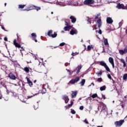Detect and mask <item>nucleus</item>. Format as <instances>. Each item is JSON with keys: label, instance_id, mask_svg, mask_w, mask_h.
Returning <instances> with one entry per match:
<instances>
[{"label": "nucleus", "instance_id": "nucleus-45", "mask_svg": "<svg viewBox=\"0 0 127 127\" xmlns=\"http://www.w3.org/2000/svg\"><path fill=\"white\" fill-rule=\"evenodd\" d=\"M108 78H109V79H110V80H112V76H111V74H108L107 75Z\"/></svg>", "mask_w": 127, "mask_h": 127}, {"label": "nucleus", "instance_id": "nucleus-28", "mask_svg": "<svg viewBox=\"0 0 127 127\" xmlns=\"http://www.w3.org/2000/svg\"><path fill=\"white\" fill-rule=\"evenodd\" d=\"M74 81V83H77V82H78V81H80V77H77L75 78V79H73Z\"/></svg>", "mask_w": 127, "mask_h": 127}, {"label": "nucleus", "instance_id": "nucleus-34", "mask_svg": "<svg viewBox=\"0 0 127 127\" xmlns=\"http://www.w3.org/2000/svg\"><path fill=\"white\" fill-rule=\"evenodd\" d=\"M103 74V72H102V71H100L99 72H96V74L98 75V76H99L100 75V76H102Z\"/></svg>", "mask_w": 127, "mask_h": 127}, {"label": "nucleus", "instance_id": "nucleus-1", "mask_svg": "<svg viewBox=\"0 0 127 127\" xmlns=\"http://www.w3.org/2000/svg\"><path fill=\"white\" fill-rule=\"evenodd\" d=\"M53 33V31H52V30H49L48 32L47 35L50 37H52V38H55V37H57V34L56 32H55L54 34H52Z\"/></svg>", "mask_w": 127, "mask_h": 127}, {"label": "nucleus", "instance_id": "nucleus-54", "mask_svg": "<svg viewBox=\"0 0 127 127\" xmlns=\"http://www.w3.org/2000/svg\"><path fill=\"white\" fill-rule=\"evenodd\" d=\"M33 96H34V95H32L31 96H28V99H31V98H32V97H33Z\"/></svg>", "mask_w": 127, "mask_h": 127}, {"label": "nucleus", "instance_id": "nucleus-63", "mask_svg": "<svg viewBox=\"0 0 127 127\" xmlns=\"http://www.w3.org/2000/svg\"><path fill=\"white\" fill-rule=\"evenodd\" d=\"M97 127H103V126H98Z\"/></svg>", "mask_w": 127, "mask_h": 127}, {"label": "nucleus", "instance_id": "nucleus-31", "mask_svg": "<svg viewBox=\"0 0 127 127\" xmlns=\"http://www.w3.org/2000/svg\"><path fill=\"white\" fill-rule=\"evenodd\" d=\"M34 9H35L36 10H37V11H38V10H40V9H41V7H38V6H35Z\"/></svg>", "mask_w": 127, "mask_h": 127}, {"label": "nucleus", "instance_id": "nucleus-23", "mask_svg": "<svg viewBox=\"0 0 127 127\" xmlns=\"http://www.w3.org/2000/svg\"><path fill=\"white\" fill-rule=\"evenodd\" d=\"M109 62L112 64L113 63H114V59L112 57H110L109 58Z\"/></svg>", "mask_w": 127, "mask_h": 127}, {"label": "nucleus", "instance_id": "nucleus-36", "mask_svg": "<svg viewBox=\"0 0 127 127\" xmlns=\"http://www.w3.org/2000/svg\"><path fill=\"white\" fill-rule=\"evenodd\" d=\"M71 111V114H72V115H75V114H76V111H75V110H74V109H70Z\"/></svg>", "mask_w": 127, "mask_h": 127}, {"label": "nucleus", "instance_id": "nucleus-55", "mask_svg": "<svg viewBox=\"0 0 127 127\" xmlns=\"http://www.w3.org/2000/svg\"><path fill=\"white\" fill-rule=\"evenodd\" d=\"M1 28H2V29H3V30L5 31V28H4V27L1 26Z\"/></svg>", "mask_w": 127, "mask_h": 127}, {"label": "nucleus", "instance_id": "nucleus-21", "mask_svg": "<svg viewBox=\"0 0 127 127\" xmlns=\"http://www.w3.org/2000/svg\"><path fill=\"white\" fill-rule=\"evenodd\" d=\"M23 70L26 72V73H29V68L25 67L23 68Z\"/></svg>", "mask_w": 127, "mask_h": 127}, {"label": "nucleus", "instance_id": "nucleus-58", "mask_svg": "<svg viewBox=\"0 0 127 127\" xmlns=\"http://www.w3.org/2000/svg\"><path fill=\"white\" fill-rule=\"evenodd\" d=\"M61 33H65V32L64 31H62Z\"/></svg>", "mask_w": 127, "mask_h": 127}, {"label": "nucleus", "instance_id": "nucleus-17", "mask_svg": "<svg viewBox=\"0 0 127 127\" xmlns=\"http://www.w3.org/2000/svg\"><path fill=\"white\" fill-rule=\"evenodd\" d=\"M77 96V91H72L71 98L72 99L75 98Z\"/></svg>", "mask_w": 127, "mask_h": 127}, {"label": "nucleus", "instance_id": "nucleus-9", "mask_svg": "<svg viewBox=\"0 0 127 127\" xmlns=\"http://www.w3.org/2000/svg\"><path fill=\"white\" fill-rule=\"evenodd\" d=\"M107 23L109 24H112L114 22V20L110 17H108L106 19Z\"/></svg>", "mask_w": 127, "mask_h": 127}, {"label": "nucleus", "instance_id": "nucleus-46", "mask_svg": "<svg viewBox=\"0 0 127 127\" xmlns=\"http://www.w3.org/2000/svg\"><path fill=\"white\" fill-rule=\"evenodd\" d=\"M79 110H80L81 111H83V110H84V106H81L79 107Z\"/></svg>", "mask_w": 127, "mask_h": 127}, {"label": "nucleus", "instance_id": "nucleus-33", "mask_svg": "<svg viewBox=\"0 0 127 127\" xmlns=\"http://www.w3.org/2000/svg\"><path fill=\"white\" fill-rule=\"evenodd\" d=\"M105 45H109V42H108V39H105L104 40Z\"/></svg>", "mask_w": 127, "mask_h": 127}, {"label": "nucleus", "instance_id": "nucleus-39", "mask_svg": "<svg viewBox=\"0 0 127 127\" xmlns=\"http://www.w3.org/2000/svg\"><path fill=\"white\" fill-rule=\"evenodd\" d=\"M102 81H103V79L102 78V77L98 78V79H97L98 82H101Z\"/></svg>", "mask_w": 127, "mask_h": 127}, {"label": "nucleus", "instance_id": "nucleus-29", "mask_svg": "<svg viewBox=\"0 0 127 127\" xmlns=\"http://www.w3.org/2000/svg\"><path fill=\"white\" fill-rule=\"evenodd\" d=\"M91 98H92L93 99H95V98H98V94H97V93L93 94L91 96Z\"/></svg>", "mask_w": 127, "mask_h": 127}, {"label": "nucleus", "instance_id": "nucleus-44", "mask_svg": "<svg viewBox=\"0 0 127 127\" xmlns=\"http://www.w3.org/2000/svg\"><path fill=\"white\" fill-rule=\"evenodd\" d=\"M84 123H85V124H86V125H88L89 122H88V121L87 120V119H85L84 120Z\"/></svg>", "mask_w": 127, "mask_h": 127}, {"label": "nucleus", "instance_id": "nucleus-51", "mask_svg": "<svg viewBox=\"0 0 127 127\" xmlns=\"http://www.w3.org/2000/svg\"><path fill=\"white\" fill-rule=\"evenodd\" d=\"M111 64L112 65V67L113 68V69L115 68V63H113V64Z\"/></svg>", "mask_w": 127, "mask_h": 127}, {"label": "nucleus", "instance_id": "nucleus-37", "mask_svg": "<svg viewBox=\"0 0 127 127\" xmlns=\"http://www.w3.org/2000/svg\"><path fill=\"white\" fill-rule=\"evenodd\" d=\"M79 54V53L75 52V53H72L71 54L72 56H76V55H78Z\"/></svg>", "mask_w": 127, "mask_h": 127}, {"label": "nucleus", "instance_id": "nucleus-52", "mask_svg": "<svg viewBox=\"0 0 127 127\" xmlns=\"http://www.w3.org/2000/svg\"><path fill=\"white\" fill-rule=\"evenodd\" d=\"M4 41H7V38L6 37H5L4 38Z\"/></svg>", "mask_w": 127, "mask_h": 127}, {"label": "nucleus", "instance_id": "nucleus-14", "mask_svg": "<svg viewBox=\"0 0 127 127\" xmlns=\"http://www.w3.org/2000/svg\"><path fill=\"white\" fill-rule=\"evenodd\" d=\"M31 36H32V39H33V40H34V41H35V42H37L38 41H37V40L36 39V37H37V36H36V34H35V33H32V34H31Z\"/></svg>", "mask_w": 127, "mask_h": 127}, {"label": "nucleus", "instance_id": "nucleus-26", "mask_svg": "<svg viewBox=\"0 0 127 127\" xmlns=\"http://www.w3.org/2000/svg\"><path fill=\"white\" fill-rule=\"evenodd\" d=\"M81 69H82V66L81 65L78 66L76 74H79V73H80V70H81Z\"/></svg>", "mask_w": 127, "mask_h": 127}, {"label": "nucleus", "instance_id": "nucleus-4", "mask_svg": "<svg viewBox=\"0 0 127 127\" xmlns=\"http://www.w3.org/2000/svg\"><path fill=\"white\" fill-rule=\"evenodd\" d=\"M84 4L86 5H90V4H93L95 3L94 0H85L83 2Z\"/></svg>", "mask_w": 127, "mask_h": 127}, {"label": "nucleus", "instance_id": "nucleus-20", "mask_svg": "<svg viewBox=\"0 0 127 127\" xmlns=\"http://www.w3.org/2000/svg\"><path fill=\"white\" fill-rule=\"evenodd\" d=\"M100 65H101V66H103V67H106L107 64H106V63H105L104 61H101L100 62Z\"/></svg>", "mask_w": 127, "mask_h": 127}, {"label": "nucleus", "instance_id": "nucleus-12", "mask_svg": "<svg viewBox=\"0 0 127 127\" xmlns=\"http://www.w3.org/2000/svg\"><path fill=\"white\" fill-rule=\"evenodd\" d=\"M77 33H78V31L76 29H71L70 31V34H71V35H74V34H77Z\"/></svg>", "mask_w": 127, "mask_h": 127}, {"label": "nucleus", "instance_id": "nucleus-30", "mask_svg": "<svg viewBox=\"0 0 127 127\" xmlns=\"http://www.w3.org/2000/svg\"><path fill=\"white\" fill-rule=\"evenodd\" d=\"M108 72H111V70L110 69V68L109 66H108V65H106V66L104 67Z\"/></svg>", "mask_w": 127, "mask_h": 127}, {"label": "nucleus", "instance_id": "nucleus-19", "mask_svg": "<svg viewBox=\"0 0 127 127\" xmlns=\"http://www.w3.org/2000/svg\"><path fill=\"white\" fill-rule=\"evenodd\" d=\"M73 104H74V102H73V101H70V104H68L66 106H65V108L66 109H68V108H70V107H72Z\"/></svg>", "mask_w": 127, "mask_h": 127}, {"label": "nucleus", "instance_id": "nucleus-62", "mask_svg": "<svg viewBox=\"0 0 127 127\" xmlns=\"http://www.w3.org/2000/svg\"><path fill=\"white\" fill-rule=\"evenodd\" d=\"M5 6H6V3H4Z\"/></svg>", "mask_w": 127, "mask_h": 127}, {"label": "nucleus", "instance_id": "nucleus-60", "mask_svg": "<svg viewBox=\"0 0 127 127\" xmlns=\"http://www.w3.org/2000/svg\"><path fill=\"white\" fill-rule=\"evenodd\" d=\"M17 39H18V40L19 41V39L18 36L17 35Z\"/></svg>", "mask_w": 127, "mask_h": 127}, {"label": "nucleus", "instance_id": "nucleus-38", "mask_svg": "<svg viewBox=\"0 0 127 127\" xmlns=\"http://www.w3.org/2000/svg\"><path fill=\"white\" fill-rule=\"evenodd\" d=\"M69 84H75V81H74V79H71L69 81Z\"/></svg>", "mask_w": 127, "mask_h": 127}, {"label": "nucleus", "instance_id": "nucleus-53", "mask_svg": "<svg viewBox=\"0 0 127 127\" xmlns=\"http://www.w3.org/2000/svg\"><path fill=\"white\" fill-rule=\"evenodd\" d=\"M21 48L22 50H20V51H24L25 50H24V48H23V47H21Z\"/></svg>", "mask_w": 127, "mask_h": 127}, {"label": "nucleus", "instance_id": "nucleus-40", "mask_svg": "<svg viewBox=\"0 0 127 127\" xmlns=\"http://www.w3.org/2000/svg\"><path fill=\"white\" fill-rule=\"evenodd\" d=\"M120 106L122 107V109H125V105L123 103H120Z\"/></svg>", "mask_w": 127, "mask_h": 127}, {"label": "nucleus", "instance_id": "nucleus-3", "mask_svg": "<svg viewBox=\"0 0 127 127\" xmlns=\"http://www.w3.org/2000/svg\"><path fill=\"white\" fill-rule=\"evenodd\" d=\"M96 23L98 24V28L99 29L98 33L99 34H102V30L100 29V28H101V26H102V20H101V19H99L97 21Z\"/></svg>", "mask_w": 127, "mask_h": 127}, {"label": "nucleus", "instance_id": "nucleus-56", "mask_svg": "<svg viewBox=\"0 0 127 127\" xmlns=\"http://www.w3.org/2000/svg\"><path fill=\"white\" fill-rule=\"evenodd\" d=\"M124 65H123V66L124 67H126V66H127V64H126V63H124V64H123Z\"/></svg>", "mask_w": 127, "mask_h": 127}, {"label": "nucleus", "instance_id": "nucleus-5", "mask_svg": "<svg viewBox=\"0 0 127 127\" xmlns=\"http://www.w3.org/2000/svg\"><path fill=\"white\" fill-rule=\"evenodd\" d=\"M124 123H125V120H121L119 121L115 122V125L116 127H122V125H123V124H124Z\"/></svg>", "mask_w": 127, "mask_h": 127}, {"label": "nucleus", "instance_id": "nucleus-48", "mask_svg": "<svg viewBox=\"0 0 127 127\" xmlns=\"http://www.w3.org/2000/svg\"><path fill=\"white\" fill-rule=\"evenodd\" d=\"M12 94H13L12 95L13 97H14V98H15V95H16V93H15L14 92H12Z\"/></svg>", "mask_w": 127, "mask_h": 127}, {"label": "nucleus", "instance_id": "nucleus-59", "mask_svg": "<svg viewBox=\"0 0 127 127\" xmlns=\"http://www.w3.org/2000/svg\"><path fill=\"white\" fill-rule=\"evenodd\" d=\"M91 85H92L93 86H95V84H94V83L93 82L91 83Z\"/></svg>", "mask_w": 127, "mask_h": 127}, {"label": "nucleus", "instance_id": "nucleus-25", "mask_svg": "<svg viewBox=\"0 0 127 127\" xmlns=\"http://www.w3.org/2000/svg\"><path fill=\"white\" fill-rule=\"evenodd\" d=\"M101 16V13H99L98 14H97L96 15H95V17L94 18V19H95L96 20H97V19H98L99 18V17H100V16Z\"/></svg>", "mask_w": 127, "mask_h": 127}, {"label": "nucleus", "instance_id": "nucleus-41", "mask_svg": "<svg viewBox=\"0 0 127 127\" xmlns=\"http://www.w3.org/2000/svg\"><path fill=\"white\" fill-rule=\"evenodd\" d=\"M65 22V25H66V26H71V25H69L68 22H67V21H64Z\"/></svg>", "mask_w": 127, "mask_h": 127}, {"label": "nucleus", "instance_id": "nucleus-27", "mask_svg": "<svg viewBox=\"0 0 127 127\" xmlns=\"http://www.w3.org/2000/svg\"><path fill=\"white\" fill-rule=\"evenodd\" d=\"M100 91H105L106 90V85H104L100 88Z\"/></svg>", "mask_w": 127, "mask_h": 127}, {"label": "nucleus", "instance_id": "nucleus-32", "mask_svg": "<svg viewBox=\"0 0 127 127\" xmlns=\"http://www.w3.org/2000/svg\"><path fill=\"white\" fill-rule=\"evenodd\" d=\"M25 6V4H20L18 5V8H24V7Z\"/></svg>", "mask_w": 127, "mask_h": 127}, {"label": "nucleus", "instance_id": "nucleus-57", "mask_svg": "<svg viewBox=\"0 0 127 127\" xmlns=\"http://www.w3.org/2000/svg\"><path fill=\"white\" fill-rule=\"evenodd\" d=\"M92 27H93V30H95V29H97V28H94V27H93V26H92Z\"/></svg>", "mask_w": 127, "mask_h": 127}, {"label": "nucleus", "instance_id": "nucleus-2", "mask_svg": "<svg viewBox=\"0 0 127 127\" xmlns=\"http://www.w3.org/2000/svg\"><path fill=\"white\" fill-rule=\"evenodd\" d=\"M116 7L117 8H118V9H126V10H127V5L125 6V5L123 3H118L116 6Z\"/></svg>", "mask_w": 127, "mask_h": 127}, {"label": "nucleus", "instance_id": "nucleus-42", "mask_svg": "<svg viewBox=\"0 0 127 127\" xmlns=\"http://www.w3.org/2000/svg\"><path fill=\"white\" fill-rule=\"evenodd\" d=\"M124 101L125 102H127V95L124 97Z\"/></svg>", "mask_w": 127, "mask_h": 127}, {"label": "nucleus", "instance_id": "nucleus-18", "mask_svg": "<svg viewBox=\"0 0 127 127\" xmlns=\"http://www.w3.org/2000/svg\"><path fill=\"white\" fill-rule=\"evenodd\" d=\"M27 81L28 82V83L29 84L30 87H32L33 83H32V82L31 81H30V79L27 77Z\"/></svg>", "mask_w": 127, "mask_h": 127}, {"label": "nucleus", "instance_id": "nucleus-10", "mask_svg": "<svg viewBox=\"0 0 127 127\" xmlns=\"http://www.w3.org/2000/svg\"><path fill=\"white\" fill-rule=\"evenodd\" d=\"M127 53V48H125L124 50H119V53L121 54V55H124L125 53Z\"/></svg>", "mask_w": 127, "mask_h": 127}, {"label": "nucleus", "instance_id": "nucleus-7", "mask_svg": "<svg viewBox=\"0 0 127 127\" xmlns=\"http://www.w3.org/2000/svg\"><path fill=\"white\" fill-rule=\"evenodd\" d=\"M8 77L9 78V79H11V80H16V76L13 74V73L10 72L8 74Z\"/></svg>", "mask_w": 127, "mask_h": 127}, {"label": "nucleus", "instance_id": "nucleus-43", "mask_svg": "<svg viewBox=\"0 0 127 127\" xmlns=\"http://www.w3.org/2000/svg\"><path fill=\"white\" fill-rule=\"evenodd\" d=\"M65 44H66L65 43L63 42V43L60 44L59 46H64V45H65Z\"/></svg>", "mask_w": 127, "mask_h": 127}, {"label": "nucleus", "instance_id": "nucleus-13", "mask_svg": "<svg viewBox=\"0 0 127 127\" xmlns=\"http://www.w3.org/2000/svg\"><path fill=\"white\" fill-rule=\"evenodd\" d=\"M35 7V5H31V6H29L27 9H25L24 10H27V11H28L29 10H32V9H34Z\"/></svg>", "mask_w": 127, "mask_h": 127}, {"label": "nucleus", "instance_id": "nucleus-50", "mask_svg": "<svg viewBox=\"0 0 127 127\" xmlns=\"http://www.w3.org/2000/svg\"><path fill=\"white\" fill-rule=\"evenodd\" d=\"M121 62H122V63H123V64H124V63H126V62H125V60H124V59H122V60H121Z\"/></svg>", "mask_w": 127, "mask_h": 127}, {"label": "nucleus", "instance_id": "nucleus-49", "mask_svg": "<svg viewBox=\"0 0 127 127\" xmlns=\"http://www.w3.org/2000/svg\"><path fill=\"white\" fill-rule=\"evenodd\" d=\"M102 98L104 100H106V96H105V95H104L103 94L102 95Z\"/></svg>", "mask_w": 127, "mask_h": 127}, {"label": "nucleus", "instance_id": "nucleus-11", "mask_svg": "<svg viewBox=\"0 0 127 127\" xmlns=\"http://www.w3.org/2000/svg\"><path fill=\"white\" fill-rule=\"evenodd\" d=\"M13 44L15 46V47H17V48H21V46L18 43L16 42V40H14L13 41Z\"/></svg>", "mask_w": 127, "mask_h": 127}, {"label": "nucleus", "instance_id": "nucleus-6", "mask_svg": "<svg viewBox=\"0 0 127 127\" xmlns=\"http://www.w3.org/2000/svg\"><path fill=\"white\" fill-rule=\"evenodd\" d=\"M100 107L102 108L101 111H107V106L103 102L100 103Z\"/></svg>", "mask_w": 127, "mask_h": 127}, {"label": "nucleus", "instance_id": "nucleus-64", "mask_svg": "<svg viewBox=\"0 0 127 127\" xmlns=\"http://www.w3.org/2000/svg\"><path fill=\"white\" fill-rule=\"evenodd\" d=\"M126 34H127V30H126Z\"/></svg>", "mask_w": 127, "mask_h": 127}, {"label": "nucleus", "instance_id": "nucleus-35", "mask_svg": "<svg viewBox=\"0 0 127 127\" xmlns=\"http://www.w3.org/2000/svg\"><path fill=\"white\" fill-rule=\"evenodd\" d=\"M92 46H87V51H90V50H91V49H92Z\"/></svg>", "mask_w": 127, "mask_h": 127}, {"label": "nucleus", "instance_id": "nucleus-61", "mask_svg": "<svg viewBox=\"0 0 127 127\" xmlns=\"http://www.w3.org/2000/svg\"><path fill=\"white\" fill-rule=\"evenodd\" d=\"M119 25H122V22H120V23H119Z\"/></svg>", "mask_w": 127, "mask_h": 127}, {"label": "nucleus", "instance_id": "nucleus-8", "mask_svg": "<svg viewBox=\"0 0 127 127\" xmlns=\"http://www.w3.org/2000/svg\"><path fill=\"white\" fill-rule=\"evenodd\" d=\"M63 99L64 100L65 104H68V102H69V97L67 95H63Z\"/></svg>", "mask_w": 127, "mask_h": 127}, {"label": "nucleus", "instance_id": "nucleus-47", "mask_svg": "<svg viewBox=\"0 0 127 127\" xmlns=\"http://www.w3.org/2000/svg\"><path fill=\"white\" fill-rule=\"evenodd\" d=\"M91 18H89L88 19H87V21L88 22H89V23L91 24V23H92V22H91Z\"/></svg>", "mask_w": 127, "mask_h": 127}, {"label": "nucleus", "instance_id": "nucleus-16", "mask_svg": "<svg viewBox=\"0 0 127 127\" xmlns=\"http://www.w3.org/2000/svg\"><path fill=\"white\" fill-rule=\"evenodd\" d=\"M69 18L71 19L72 23H75L76 22V19L74 16H70Z\"/></svg>", "mask_w": 127, "mask_h": 127}, {"label": "nucleus", "instance_id": "nucleus-15", "mask_svg": "<svg viewBox=\"0 0 127 127\" xmlns=\"http://www.w3.org/2000/svg\"><path fill=\"white\" fill-rule=\"evenodd\" d=\"M72 28V26H66L64 28V31H69Z\"/></svg>", "mask_w": 127, "mask_h": 127}, {"label": "nucleus", "instance_id": "nucleus-24", "mask_svg": "<svg viewBox=\"0 0 127 127\" xmlns=\"http://www.w3.org/2000/svg\"><path fill=\"white\" fill-rule=\"evenodd\" d=\"M86 82V80L83 79L81 80L80 83H81V86H84L85 85V83Z\"/></svg>", "mask_w": 127, "mask_h": 127}, {"label": "nucleus", "instance_id": "nucleus-22", "mask_svg": "<svg viewBox=\"0 0 127 127\" xmlns=\"http://www.w3.org/2000/svg\"><path fill=\"white\" fill-rule=\"evenodd\" d=\"M123 78L124 81H127V73L124 74Z\"/></svg>", "mask_w": 127, "mask_h": 127}]
</instances>
